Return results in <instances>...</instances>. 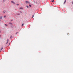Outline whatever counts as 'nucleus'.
Wrapping results in <instances>:
<instances>
[{
  "mask_svg": "<svg viewBox=\"0 0 73 73\" xmlns=\"http://www.w3.org/2000/svg\"><path fill=\"white\" fill-rule=\"evenodd\" d=\"M29 5L30 7H31V5Z\"/></svg>",
  "mask_w": 73,
  "mask_h": 73,
  "instance_id": "nucleus-10",
  "label": "nucleus"
},
{
  "mask_svg": "<svg viewBox=\"0 0 73 73\" xmlns=\"http://www.w3.org/2000/svg\"><path fill=\"white\" fill-rule=\"evenodd\" d=\"M19 9H23V8L22 7H20L19 8Z\"/></svg>",
  "mask_w": 73,
  "mask_h": 73,
  "instance_id": "nucleus-9",
  "label": "nucleus"
},
{
  "mask_svg": "<svg viewBox=\"0 0 73 73\" xmlns=\"http://www.w3.org/2000/svg\"><path fill=\"white\" fill-rule=\"evenodd\" d=\"M10 44H11V43H9V45H10Z\"/></svg>",
  "mask_w": 73,
  "mask_h": 73,
  "instance_id": "nucleus-17",
  "label": "nucleus"
},
{
  "mask_svg": "<svg viewBox=\"0 0 73 73\" xmlns=\"http://www.w3.org/2000/svg\"><path fill=\"white\" fill-rule=\"evenodd\" d=\"M5 26H7V25L6 24H5Z\"/></svg>",
  "mask_w": 73,
  "mask_h": 73,
  "instance_id": "nucleus-12",
  "label": "nucleus"
},
{
  "mask_svg": "<svg viewBox=\"0 0 73 73\" xmlns=\"http://www.w3.org/2000/svg\"><path fill=\"white\" fill-rule=\"evenodd\" d=\"M72 4H73V2L72 3Z\"/></svg>",
  "mask_w": 73,
  "mask_h": 73,
  "instance_id": "nucleus-18",
  "label": "nucleus"
},
{
  "mask_svg": "<svg viewBox=\"0 0 73 73\" xmlns=\"http://www.w3.org/2000/svg\"><path fill=\"white\" fill-rule=\"evenodd\" d=\"M1 36V35H0V36Z\"/></svg>",
  "mask_w": 73,
  "mask_h": 73,
  "instance_id": "nucleus-22",
  "label": "nucleus"
},
{
  "mask_svg": "<svg viewBox=\"0 0 73 73\" xmlns=\"http://www.w3.org/2000/svg\"><path fill=\"white\" fill-rule=\"evenodd\" d=\"M66 0H65L64 3V4H65V3H66Z\"/></svg>",
  "mask_w": 73,
  "mask_h": 73,
  "instance_id": "nucleus-6",
  "label": "nucleus"
},
{
  "mask_svg": "<svg viewBox=\"0 0 73 73\" xmlns=\"http://www.w3.org/2000/svg\"><path fill=\"white\" fill-rule=\"evenodd\" d=\"M24 25V24H23L22 25V26H23Z\"/></svg>",
  "mask_w": 73,
  "mask_h": 73,
  "instance_id": "nucleus-13",
  "label": "nucleus"
},
{
  "mask_svg": "<svg viewBox=\"0 0 73 73\" xmlns=\"http://www.w3.org/2000/svg\"><path fill=\"white\" fill-rule=\"evenodd\" d=\"M4 13H5V12H3Z\"/></svg>",
  "mask_w": 73,
  "mask_h": 73,
  "instance_id": "nucleus-21",
  "label": "nucleus"
},
{
  "mask_svg": "<svg viewBox=\"0 0 73 73\" xmlns=\"http://www.w3.org/2000/svg\"><path fill=\"white\" fill-rule=\"evenodd\" d=\"M0 21H1V20H0Z\"/></svg>",
  "mask_w": 73,
  "mask_h": 73,
  "instance_id": "nucleus-20",
  "label": "nucleus"
},
{
  "mask_svg": "<svg viewBox=\"0 0 73 73\" xmlns=\"http://www.w3.org/2000/svg\"><path fill=\"white\" fill-rule=\"evenodd\" d=\"M9 24H10L11 25H12V23L11 22H9Z\"/></svg>",
  "mask_w": 73,
  "mask_h": 73,
  "instance_id": "nucleus-4",
  "label": "nucleus"
},
{
  "mask_svg": "<svg viewBox=\"0 0 73 73\" xmlns=\"http://www.w3.org/2000/svg\"><path fill=\"white\" fill-rule=\"evenodd\" d=\"M3 19V17L1 16L0 17V19Z\"/></svg>",
  "mask_w": 73,
  "mask_h": 73,
  "instance_id": "nucleus-5",
  "label": "nucleus"
},
{
  "mask_svg": "<svg viewBox=\"0 0 73 73\" xmlns=\"http://www.w3.org/2000/svg\"><path fill=\"white\" fill-rule=\"evenodd\" d=\"M11 21H12V20H11Z\"/></svg>",
  "mask_w": 73,
  "mask_h": 73,
  "instance_id": "nucleus-23",
  "label": "nucleus"
},
{
  "mask_svg": "<svg viewBox=\"0 0 73 73\" xmlns=\"http://www.w3.org/2000/svg\"><path fill=\"white\" fill-rule=\"evenodd\" d=\"M11 3H13V4H15V3L13 1H11Z\"/></svg>",
  "mask_w": 73,
  "mask_h": 73,
  "instance_id": "nucleus-3",
  "label": "nucleus"
},
{
  "mask_svg": "<svg viewBox=\"0 0 73 73\" xmlns=\"http://www.w3.org/2000/svg\"><path fill=\"white\" fill-rule=\"evenodd\" d=\"M17 5H19V4H17Z\"/></svg>",
  "mask_w": 73,
  "mask_h": 73,
  "instance_id": "nucleus-14",
  "label": "nucleus"
},
{
  "mask_svg": "<svg viewBox=\"0 0 73 73\" xmlns=\"http://www.w3.org/2000/svg\"><path fill=\"white\" fill-rule=\"evenodd\" d=\"M52 0L53 1H52V3H53V2H54V0Z\"/></svg>",
  "mask_w": 73,
  "mask_h": 73,
  "instance_id": "nucleus-11",
  "label": "nucleus"
},
{
  "mask_svg": "<svg viewBox=\"0 0 73 73\" xmlns=\"http://www.w3.org/2000/svg\"><path fill=\"white\" fill-rule=\"evenodd\" d=\"M3 49V48H1L0 49V50H2Z\"/></svg>",
  "mask_w": 73,
  "mask_h": 73,
  "instance_id": "nucleus-8",
  "label": "nucleus"
},
{
  "mask_svg": "<svg viewBox=\"0 0 73 73\" xmlns=\"http://www.w3.org/2000/svg\"><path fill=\"white\" fill-rule=\"evenodd\" d=\"M34 17V15H33V17Z\"/></svg>",
  "mask_w": 73,
  "mask_h": 73,
  "instance_id": "nucleus-15",
  "label": "nucleus"
},
{
  "mask_svg": "<svg viewBox=\"0 0 73 73\" xmlns=\"http://www.w3.org/2000/svg\"><path fill=\"white\" fill-rule=\"evenodd\" d=\"M26 7H27V8H29V6H26Z\"/></svg>",
  "mask_w": 73,
  "mask_h": 73,
  "instance_id": "nucleus-7",
  "label": "nucleus"
},
{
  "mask_svg": "<svg viewBox=\"0 0 73 73\" xmlns=\"http://www.w3.org/2000/svg\"><path fill=\"white\" fill-rule=\"evenodd\" d=\"M26 4H30V2L28 1H25Z\"/></svg>",
  "mask_w": 73,
  "mask_h": 73,
  "instance_id": "nucleus-1",
  "label": "nucleus"
},
{
  "mask_svg": "<svg viewBox=\"0 0 73 73\" xmlns=\"http://www.w3.org/2000/svg\"><path fill=\"white\" fill-rule=\"evenodd\" d=\"M9 41V39H7V42L6 43V44H7L8 43V42Z\"/></svg>",
  "mask_w": 73,
  "mask_h": 73,
  "instance_id": "nucleus-2",
  "label": "nucleus"
},
{
  "mask_svg": "<svg viewBox=\"0 0 73 73\" xmlns=\"http://www.w3.org/2000/svg\"><path fill=\"white\" fill-rule=\"evenodd\" d=\"M17 33H16V34H17Z\"/></svg>",
  "mask_w": 73,
  "mask_h": 73,
  "instance_id": "nucleus-19",
  "label": "nucleus"
},
{
  "mask_svg": "<svg viewBox=\"0 0 73 73\" xmlns=\"http://www.w3.org/2000/svg\"><path fill=\"white\" fill-rule=\"evenodd\" d=\"M4 17H6V16H4Z\"/></svg>",
  "mask_w": 73,
  "mask_h": 73,
  "instance_id": "nucleus-16",
  "label": "nucleus"
}]
</instances>
